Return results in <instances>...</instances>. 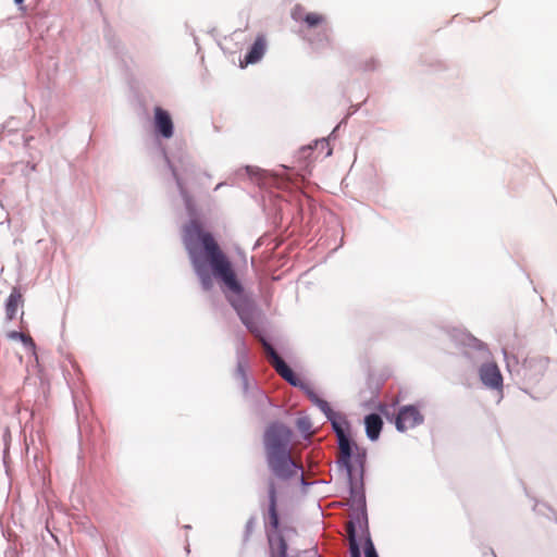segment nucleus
I'll return each mask as SVG.
<instances>
[{
  "label": "nucleus",
  "instance_id": "423d86ee",
  "mask_svg": "<svg viewBox=\"0 0 557 557\" xmlns=\"http://www.w3.org/2000/svg\"><path fill=\"white\" fill-rule=\"evenodd\" d=\"M333 428L338 438V462L344 466L349 475L352 473L351 456L352 449L350 441L345 434L344 430L337 424L333 423Z\"/></svg>",
  "mask_w": 557,
  "mask_h": 557
},
{
  "label": "nucleus",
  "instance_id": "0eeeda50",
  "mask_svg": "<svg viewBox=\"0 0 557 557\" xmlns=\"http://www.w3.org/2000/svg\"><path fill=\"white\" fill-rule=\"evenodd\" d=\"M479 375L482 383L492 389L503 388V376L495 362H487L480 367Z\"/></svg>",
  "mask_w": 557,
  "mask_h": 557
},
{
  "label": "nucleus",
  "instance_id": "a211bd4d",
  "mask_svg": "<svg viewBox=\"0 0 557 557\" xmlns=\"http://www.w3.org/2000/svg\"><path fill=\"white\" fill-rule=\"evenodd\" d=\"M350 557H361L360 548L357 542L351 541V546H349Z\"/></svg>",
  "mask_w": 557,
  "mask_h": 557
},
{
  "label": "nucleus",
  "instance_id": "7ed1b4c3",
  "mask_svg": "<svg viewBox=\"0 0 557 557\" xmlns=\"http://www.w3.org/2000/svg\"><path fill=\"white\" fill-rule=\"evenodd\" d=\"M269 508L264 517V529L269 543L270 557H287V541L296 534L292 527L281 525L277 512V491L273 480L269 481Z\"/></svg>",
  "mask_w": 557,
  "mask_h": 557
},
{
  "label": "nucleus",
  "instance_id": "6ab92c4d",
  "mask_svg": "<svg viewBox=\"0 0 557 557\" xmlns=\"http://www.w3.org/2000/svg\"><path fill=\"white\" fill-rule=\"evenodd\" d=\"M20 339H21L25 345H28V346H30L32 348H34V347H35V343H34V341H33V338H32L30 336H28V335H25V334H24V338H20Z\"/></svg>",
  "mask_w": 557,
  "mask_h": 557
},
{
  "label": "nucleus",
  "instance_id": "f8f14e48",
  "mask_svg": "<svg viewBox=\"0 0 557 557\" xmlns=\"http://www.w3.org/2000/svg\"><path fill=\"white\" fill-rule=\"evenodd\" d=\"M302 22H305L308 27H317L325 22V16L317 12H309L305 14Z\"/></svg>",
  "mask_w": 557,
  "mask_h": 557
},
{
  "label": "nucleus",
  "instance_id": "aec40b11",
  "mask_svg": "<svg viewBox=\"0 0 557 557\" xmlns=\"http://www.w3.org/2000/svg\"><path fill=\"white\" fill-rule=\"evenodd\" d=\"M9 337L13 339L24 338V334L14 331L9 334Z\"/></svg>",
  "mask_w": 557,
  "mask_h": 557
},
{
  "label": "nucleus",
  "instance_id": "9b49d317",
  "mask_svg": "<svg viewBox=\"0 0 557 557\" xmlns=\"http://www.w3.org/2000/svg\"><path fill=\"white\" fill-rule=\"evenodd\" d=\"M22 304V294L17 288H13L5 304V314L8 320L16 317L17 309Z\"/></svg>",
  "mask_w": 557,
  "mask_h": 557
},
{
  "label": "nucleus",
  "instance_id": "1a4fd4ad",
  "mask_svg": "<svg viewBox=\"0 0 557 557\" xmlns=\"http://www.w3.org/2000/svg\"><path fill=\"white\" fill-rule=\"evenodd\" d=\"M265 48L267 42L264 36H258L249 52L245 55V59L240 61V67H246L248 64H253L261 60L265 52Z\"/></svg>",
  "mask_w": 557,
  "mask_h": 557
},
{
  "label": "nucleus",
  "instance_id": "412c9836",
  "mask_svg": "<svg viewBox=\"0 0 557 557\" xmlns=\"http://www.w3.org/2000/svg\"><path fill=\"white\" fill-rule=\"evenodd\" d=\"M546 368H547L546 361H543V360L539 361V369H540L541 374H543L545 372Z\"/></svg>",
  "mask_w": 557,
  "mask_h": 557
},
{
  "label": "nucleus",
  "instance_id": "4be33fe9",
  "mask_svg": "<svg viewBox=\"0 0 557 557\" xmlns=\"http://www.w3.org/2000/svg\"><path fill=\"white\" fill-rule=\"evenodd\" d=\"M177 184H178V186H180L181 191H182V193H184V188H183V185H182V183L180 182V180H177Z\"/></svg>",
  "mask_w": 557,
  "mask_h": 557
},
{
  "label": "nucleus",
  "instance_id": "9d476101",
  "mask_svg": "<svg viewBox=\"0 0 557 557\" xmlns=\"http://www.w3.org/2000/svg\"><path fill=\"white\" fill-rule=\"evenodd\" d=\"M364 424L367 436L371 441L377 440L383 426V421L381 417L376 413L368 414L364 419Z\"/></svg>",
  "mask_w": 557,
  "mask_h": 557
},
{
  "label": "nucleus",
  "instance_id": "f03ea898",
  "mask_svg": "<svg viewBox=\"0 0 557 557\" xmlns=\"http://www.w3.org/2000/svg\"><path fill=\"white\" fill-rule=\"evenodd\" d=\"M292 437V430L283 423H272L264 432L268 466L273 474L282 480H288L302 470V467L292 457L289 450Z\"/></svg>",
  "mask_w": 557,
  "mask_h": 557
},
{
  "label": "nucleus",
  "instance_id": "2eb2a0df",
  "mask_svg": "<svg viewBox=\"0 0 557 557\" xmlns=\"http://www.w3.org/2000/svg\"><path fill=\"white\" fill-rule=\"evenodd\" d=\"M256 525H257V519H256L255 517H251V518L246 522L245 532H246V537H247V539L252 534V532H253V530H255Z\"/></svg>",
  "mask_w": 557,
  "mask_h": 557
},
{
  "label": "nucleus",
  "instance_id": "5701e85b",
  "mask_svg": "<svg viewBox=\"0 0 557 557\" xmlns=\"http://www.w3.org/2000/svg\"><path fill=\"white\" fill-rule=\"evenodd\" d=\"M24 0H14L16 4H22Z\"/></svg>",
  "mask_w": 557,
  "mask_h": 557
},
{
  "label": "nucleus",
  "instance_id": "f257e3e1",
  "mask_svg": "<svg viewBox=\"0 0 557 557\" xmlns=\"http://www.w3.org/2000/svg\"><path fill=\"white\" fill-rule=\"evenodd\" d=\"M183 243L191 267L203 290L213 287L216 280L225 293L242 296L244 287L237 277L230 257L223 251L213 234L191 222L184 228Z\"/></svg>",
  "mask_w": 557,
  "mask_h": 557
},
{
  "label": "nucleus",
  "instance_id": "4468645a",
  "mask_svg": "<svg viewBox=\"0 0 557 557\" xmlns=\"http://www.w3.org/2000/svg\"><path fill=\"white\" fill-rule=\"evenodd\" d=\"M306 12H305V9L304 7H301L300 4H297L293 11H292V17L295 20V21H302L304 16H305Z\"/></svg>",
  "mask_w": 557,
  "mask_h": 557
},
{
  "label": "nucleus",
  "instance_id": "dca6fc26",
  "mask_svg": "<svg viewBox=\"0 0 557 557\" xmlns=\"http://www.w3.org/2000/svg\"><path fill=\"white\" fill-rule=\"evenodd\" d=\"M347 534H348L349 546H351V541L357 542L356 534H355V525L351 521L347 523Z\"/></svg>",
  "mask_w": 557,
  "mask_h": 557
},
{
  "label": "nucleus",
  "instance_id": "ddd939ff",
  "mask_svg": "<svg viewBox=\"0 0 557 557\" xmlns=\"http://www.w3.org/2000/svg\"><path fill=\"white\" fill-rule=\"evenodd\" d=\"M364 554L366 557H379L370 537L366 540Z\"/></svg>",
  "mask_w": 557,
  "mask_h": 557
},
{
  "label": "nucleus",
  "instance_id": "20e7f679",
  "mask_svg": "<svg viewBox=\"0 0 557 557\" xmlns=\"http://www.w3.org/2000/svg\"><path fill=\"white\" fill-rule=\"evenodd\" d=\"M263 349L270 364L275 371L290 385H300V380L296 376L294 371L285 363V361L278 356L273 346L267 342H263Z\"/></svg>",
  "mask_w": 557,
  "mask_h": 557
},
{
  "label": "nucleus",
  "instance_id": "39448f33",
  "mask_svg": "<svg viewBox=\"0 0 557 557\" xmlns=\"http://www.w3.org/2000/svg\"><path fill=\"white\" fill-rule=\"evenodd\" d=\"M423 422V416L416 406H404L395 420L396 429L400 432L410 430Z\"/></svg>",
  "mask_w": 557,
  "mask_h": 557
},
{
  "label": "nucleus",
  "instance_id": "f3484780",
  "mask_svg": "<svg viewBox=\"0 0 557 557\" xmlns=\"http://www.w3.org/2000/svg\"><path fill=\"white\" fill-rule=\"evenodd\" d=\"M297 426L299 430L306 432L310 429V422L306 418H300L297 420Z\"/></svg>",
  "mask_w": 557,
  "mask_h": 557
},
{
  "label": "nucleus",
  "instance_id": "6e6552de",
  "mask_svg": "<svg viewBox=\"0 0 557 557\" xmlns=\"http://www.w3.org/2000/svg\"><path fill=\"white\" fill-rule=\"evenodd\" d=\"M154 126L164 138L173 136L172 119L169 112L160 107L154 108Z\"/></svg>",
  "mask_w": 557,
  "mask_h": 557
}]
</instances>
